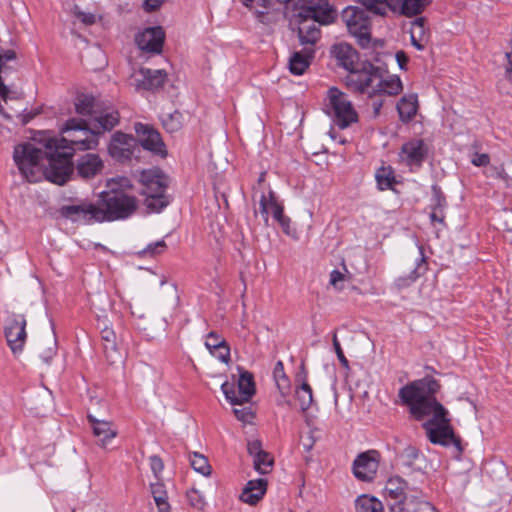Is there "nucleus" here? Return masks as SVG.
Listing matches in <instances>:
<instances>
[{
  "label": "nucleus",
  "instance_id": "nucleus-19",
  "mask_svg": "<svg viewBox=\"0 0 512 512\" xmlns=\"http://www.w3.org/2000/svg\"><path fill=\"white\" fill-rule=\"evenodd\" d=\"M320 38H317L313 43L303 42L300 38V44L303 45V49L295 51L289 58L288 67L292 74L302 75L309 67L315 53L314 46Z\"/></svg>",
  "mask_w": 512,
  "mask_h": 512
},
{
  "label": "nucleus",
  "instance_id": "nucleus-5",
  "mask_svg": "<svg viewBox=\"0 0 512 512\" xmlns=\"http://www.w3.org/2000/svg\"><path fill=\"white\" fill-rule=\"evenodd\" d=\"M300 5L298 37L303 42L313 43L320 38V26L332 23L335 9L328 0H298Z\"/></svg>",
  "mask_w": 512,
  "mask_h": 512
},
{
  "label": "nucleus",
  "instance_id": "nucleus-17",
  "mask_svg": "<svg viewBox=\"0 0 512 512\" xmlns=\"http://www.w3.org/2000/svg\"><path fill=\"white\" fill-rule=\"evenodd\" d=\"M134 128L138 140L144 149L162 157L166 156L165 144L157 130L143 123H136Z\"/></svg>",
  "mask_w": 512,
  "mask_h": 512
},
{
  "label": "nucleus",
  "instance_id": "nucleus-41",
  "mask_svg": "<svg viewBox=\"0 0 512 512\" xmlns=\"http://www.w3.org/2000/svg\"><path fill=\"white\" fill-rule=\"evenodd\" d=\"M76 112L80 115H91L94 112V98L88 95H81L75 102Z\"/></svg>",
  "mask_w": 512,
  "mask_h": 512
},
{
  "label": "nucleus",
  "instance_id": "nucleus-8",
  "mask_svg": "<svg viewBox=\"0 0 512 512\" xmlns=\"http://www.w3.org/2000/svg\"><path fill=\"white\" fill-rule=\"evenodd\" d=\"M139 182L144 187L142 194L146 196L145 205L151 212H160L169 204L166 195L168 178L161 170L154 168L141 171Z\"/></svg>",
  "mask_w": 512,
  "mask_h": 512
},
{
  "label": "nucleus",
  "instance_id": "nucleus-10",
  "mask_svg": "<svg viewBox=\"0 0 512 512\" xmlns=\"http://www.w3.org/2000/svg\"><path fill=\"white\" fill-rule=\"evenodd\" d=\"M259 212L266 226L269 225V215L280 225L282 231L286 235H292L291 219L284 214V206L278 201L273 190H269L268 194H262L259 200Z\"/></svg>",
  "mask_w": 512,
  "mask_h": 512
},
{
  "label": "nucleus",
  "instance_id": "nucleus-43",
  "mask_svg": "<svg viewBox=\"0 0 512 512\" xmlns=\"http://www.w3.org/2000/svg\"><path fill=\"white\" fill-rule=\"evenodd\" d=\"M107 189H121L122 191H126L130 193V190L133 187V184L130 179L127 177H117L112 178L107 181Z\"/></svg>",
  "mask_w": 512,
  "mask_h": 512
},
{
  "label": "nucleus",
  "instance_id": "nucleus-29",
  "mask_svg": "<svg viewBox=\"0 0 512 512\" xmlns=\"http://www.w3.org/2000/svg\"><path fill=\"white\" fill-rule=\"evenodd\" d=\"M418 109L417 96L415 94L403 96L397 103V111L403 122H409L416 115Z\"/></svg>",
  "mask_w": 512,
  "mask_h": 512
},
{
  "label": "nucleus",
  "instance_id": "nucleus-40",
  "mask_svg": "<svg viewBox=\"0 0 512 512\" xmlns=\"http://www.w3.org/2000/svg\"><path fill=\"white\" fill-rule=\"evenodd\" d=\"M254 468L260 474H268L273 467L274 459L269 453L260 454L253 458Z\"/></svg>",
  "mask_w": 512,
  "mask_h": 512
},
{
  "label": "nucleus",
  "instance_id": "nucleus-34",
  "mask_svg": "<svg viewBox=\"0 0 512 512\" xmlns=\"http://www.w3.org/2000/svg\"><path fill=\"white\" fill-rule=\"evenodd\" d=\"M375 179L379 190L392 189L396 184L394 170L391 166H382L375 173Z\"/></svg>",
  "mask_w": 512,
  "mask_h": 512
},
{
  "label": "nucleus",
  "instance_id": "nucleus-18",
  "mask_svg": "<svg viewBox=\"0 0 512 512\" xmlns=\"http://www.w3.org/2000/svg\"><path fill=\"white\" fill-rule=\"evenodd\" d=\"M136 139L128 134L116 132L109 143L108 151L118 161L129 160L133 156Z\"/></svg>",
  "mask_w": 512,
  "mask_h": 512
},
{
  "label": "nucleus",
  "instance_id": "nucleus-38",
  "mask_svg": "<svg viewBox=\"0 0 512 512\" xmlns=\"http://www.w3.org/2000/svg\"><path fill=\"white\" fill-rule=\"evenodd\" d=\"M190 464L196 472L203 476L211 474V466L209 465L207 458L202 454L197 452L192 453L190 455Z\"/></svg>",
  "mask_w": 512,
  "mask_h": 512
},
{
  "label": "nucleus",
  "instance_id": "nucleus-63",
  "mask_svg": "<svg viewBox=\"0 0 512 512\" xmlns=\"http://www.w3.org/2000/svg\"><path fill=\"white\" fill-rule=\"evenodd\" d=\"M279 3L286 4L290 2L291 0H277Z\"/></svg>",
  "mask_w": 512,
  "mask_h": 512
},
{
  "label": "nucleus",
  "instance_id": "nucleus-46",
  "mask_svg": "<svg viewBox=\"0 0 512 512\" xmlns=\"http://www.w3.org/2000/svg\"><path fill=\"white\" fill-rule=\"evenodd\" d=\"M210 353L222 363L228 364L230 361V347L227 342L214 348Z\"/></svg>",
  "mask_w": 512,
  "mask_h": 512
},
{
  "label": "nucleus",
  "instance_id": "nucleus-57",
  "mask_svg": "<svg viewBox=\"0 0 512 512\" xmlns=\"http://www.w3.org/2000/svg\"><path fill=\"white\" fill-rule=\"evenodd\" d=\"M0 58H1V65L4 68L5 62L12 61V60L16 59V53L14 50H6L5 52L0 53Z\"/></svg>",
  "mask_w": 512,
  "mask_h": 512
},
{
  "label": "nucleus",
  "instance_id": "nucleus-25",
  "mask_svg": "<svg viewBox=\"0 0 512 512\" xmlns=\"http://www.w3.org/2000/svg\"><path fill=\"white\" fill-rule=\"evenodd\" d=\"M297 381H300V385L295 389V397L299 403L301 411L308 410L313 403V391L312 387L307 382V373L303 372L297 376Z\"/></svg>",
  "mask_w": 512,
  "mask_h": 512
},
{
  "label": "nucleus",
  "instance_id": "nucleus-51",
  "mask_svg": "<svg viewBox=\"0 0 512 512\" xmlns=\"http://www.w3.org/2000/svg\"><path fill=\"white\" fill-rule=\"evenodd\" d=\"M55 354H56V342H54L52 345L45 348L40 353V358L43 360V362L48 364V363H50L52 358L55 356Z\"/></svg>",
  "mask_w": 512,
  "mask_h": 512
},
{
  "label": "nucleus",
  "instance_id": "nucleus-62",
  "mask_svg": "<svg viewBox=\"0 0 512 512\" xmlns=\"http://www.w3.org/2000/svg\"><path fill=\"white\" fill-rule=\"evenodd\" d=\"M31 118V116H23L22 122L27 123Z\"/></svg>",
  "mask_w": 512,
  "mask_h": 512
},
{
  "label": "nucleus",
  "instance_id": "nucleus-20",
  "mask_svg": "<svg viewBox=\"0 0 512 512\" xmlns=\"http://www.w3.org/2000/svg\"><path fill=\"white\" fill-rule=\"evenodd\" d=\"M87 419L92 428L93 435L97 438V444L102 448H106L110 441L118 434L112 422L99 420L92 414H88Z\"/></svg>",
  "mask_w": 512,
  "mask_h": 512
},
{
  "label": "nucleus",
  "instance_id": "nucleus-50",
  "mask_svg": "<svg viewBox=\"0 0 512 512\" xmlns=\"http://www.w3.org/2000/svg\"><path fill=\"white\" fill-rule=\"evenodd\" d=\"M489 162H490V157L486 153H475V154H473V156L471 158V163L477 167L486 166L489 164Z\"/></svg>",
  "mask_w": 512,
  "mask_h": 512
},
{
  "label": "nucleus",
  "instance_id": "nucleus-61",
  "mask_svg": "<svg viewBox=\"0 0 512 512\" xmlns=\"http://www.w3.org/2000/svg\"><path fill=\"white\" fill-rule=\"evenodd\" d=\"M430 219L432 222H439V223L444 222V216L442 214H439L435 210L430 214Z\"/></svg>",
  "mask_w": 512,
  "mask_h": 512
},
{
  "label": "nucleus",
  "instance_id": "nucleus-60",
  "mask_svg": "<svg viewBox=\"0 0 512 512\" xmlns=\"http://www.w3.org/2000/svg\"><path fill=\"white\" fill-rule=\"evenodd\" d=\"M372 108H373V111H374V115L377 116L379 113H380V110L383 106V101L382 100H378V99H374L372 100Z\"/></svg>",
  "mask_w": 512,
  "mask_h": 512
},
{
  "label": "nucleus",
  "instance_id": "nucleus-44",
  "mask_svg": "<svg viewBox=\"0 0 512 512\" xmlns=\"http://www.w3.org/2000/svg\"><path fill=\"white\" fill-rule=\"evenodd\" d=\"M187 499L189 501V504L196 509L201 510L205 506L204 497L201 494V492L197 489H194V488L190 489L187 492Z\"/></svg>",
  "mask_w": 512,
  "mask_h": 512
},
{
  "label": "nucleus",
  "instance_id": "nucleus-39",
  "mask_svg": "<svg viewBox=\"0 0 512 512\" xmlns=\"http://www.w3.org/2000/svg\"><path fill=\"white\" fill-rule=\"evenodd\" d=\"M240 2L253 11L258 18L264 16L271 6V0H240Z\"/></svg>",
  "mask_w": 512,
  "mask_h": 512
},
{
  "label": "nucleus",
  "instance_id": "nucleus-4",
  "mask_svg": "<svg viewBox=\"0 0 512 512\" xmlns=\"http://www.w3.org/2000/svg\"><path fill=\"white\" fill-rule=\"evenodd\" d=\"M347 85L354 91L374 96H396L403 90L402 81L397 75L383 77L382 69L366 62L362 64V70L352 72L346 77Z\"/></svg>",
  "mask_w": 512,
  "mask_h": 512
},
{
  "label": "nucleus",
  "instance_id": "nucleus-36",
  "mask_svg": "<svg viewBox=\"0 0 512 512\" xmlns=\"http://www.w3.org/2000/svg\"><path fill=\"white\" fill-rule=\"evenodd\" d=\"M164 129L169 133H175L182 128L183 115L181 112L175 110L172 113L163 114L161 117Z\"/></svg>",
  "mask_w": 512,
  "mask_h": 512
},
{
  "label": "nucleus",
  "instance_id": "nucleus-6",
  "mask_svg": "<svg viewBox=\"0 0 512 512\" xmlns=\"http://www.w3.org/2000/svg\"><path fill=\"white\" fill-rule=\"evenodd\" d=\"M99 219L102 222L124 220L131 217L138 208L137 197L121 189H107L99 194Z\"/></svg>",
  "mask_w": 512,
  "mask_h": 512
},
{
  "label": "nucleus",
  "instance_id": "nucleus-22",
  "mask_svg": "<svg viewBox=\"0 0 512 512\" xmlns=\"http://www.w3.org/2000/svg\"><path fill=\"white\" fill-rule=\"evenodd\" d=\"M332 54L337 59L338 65L349 71L348 75H351L352 72H358L362 70V67L358 68L357 64L355 63L357 52L349 44H335L332 47Z\"/></svg>",
  "mask_w": 512,
  "mask_h": 512
},
{
  "label": "nucleus",
  "instance_id": "nucleus-42",
  "mask_svg": "<svg viewBox=\"0 0 512 512\" xmlns=\"http://www.w3.org/2000/svg\"><path fill=\"white\" fill-rule=\"evenodd\" d=\"M167 245L164 240H158L156 242L148 244L143 250L138 252L140 257H155L164 253Z\"/></svg>",
  "mask_w": 512,
  "mask_h": 512
},
{
  "label": "nucleus",
  "instance_id": "nucleus-28",
  "mask_svg": "<svg viewBox=\"0 0 512 512\" xmlns=\"http://www.w3.org/2000/svg\"><path fill=\"white\" fill-rule=\"evenodd\" d=\"M427 270L426 257L422 246H419V258L416 260L415 268L405 277H399L396 281L399 288L408 287L414 283Z\"/></svg>",
  "mask_w": 512,
  "mask_h": 512
},
{
  "label": "nucleus",
  "instance_id": "nucleus-64",
  "mask_svg": "<svg viewBox=\"0 0 512 512\" xmlns=\"http://www.w3.org/2000/svg\"><path fill=\"white\" fill-rule=\"evenodd\" d=\"M17 116H21V113L19 111H16Z\"/></svg>",
  "mask_w": 512,
  "mask_h": 512
},
{
  "label": "nucleus",
  "instance_id": "nucleus-48",
  "mask_svg": "<svg viewBox=\"0 0 512 512\" xmlns=\"http://www.w3.org/2000/svg\"><path fill=\"white\" fill-rule=\"evenodd\" d=\"M333 347L335 350V353L337 355L338 360L340 361L341 365L345 368L349 367V361L344 355V352L342 350V347L340 345V342L338 341L336 333L333 334Z\"/></svg>",
  "mask_w": 512,
  "mask_h": 512
},
{
  "label": "nucleus",
  "instance_id": "nucleus-30",
  "mask_svg": "<svg viewBox=\"0 0 512 512\" xmlns=\"http://www.w3.org/2000/svg\"><path fill=\"white\" fill-rule=\"evenodd\" d=\"M369 12L385 16L388 11H395L396 0H355Z\"/></svg>",
  "mask_w": 512,
  "mask_h": 512
},
{
  "label": "nucleus",
  "instance_id": "nucleus-55",
  "mask_svg": "<svg viewBox=\"0 0 512 512\" xmlns=\"http://www.w3.org/2000/svg\"><path fill=\"white\" fill-rule=\"evenodd\" d=\"M395 57H396V61H397L398 65H399V68L401 70H406V65H407L408 60H409L408 56L406 55V53L404 51H402V50L398 51V52H396Z\"/></svg>",
  "mask_w": 512,
  "mask_h": 512
},
{
  "label": "nucleus",
  "instance_id": "nucleus-32",
  "mask_svg": "<svg viewBox=\"0 0 512 512\" xmlns=\"http://www.w3.org/2000/svg\"><path fill=\"white\" fill-rule=\"evenodd\" d=\"M355 510L356 512H384V507L378 498L363 494L356 498Z\"/></svg>",
  "mask_w": 512,
  "mask_h": 512
},
{
  "label": "nucleus",
  "instance_id": "nucleus-21",
  "mask_svg": "<svg viewBox=\"0 0 512 512\" xmlns=\"http://www.w3.org/2000/svg\"><path fill=\"white\" fill-rule=\"evenodd\" d=\"M140 79H136V90H154L162 87L165 83L167 74L164 70H152L141 68L139 71Z\"/></svg>",
  "mask_w": 512,
  "mask_h": 512
},
{
  "label": "nucleus",
  "instance_id": "nucleus-24",
  "mask_svg": "<svg viewBox=\"0 0 512 512\" xmlns=\"http://www.w3.org/2000/svg\"><path fill=\"white\" fill-rule=\"evenodd\" d=\"M267 481L263 478L250 480L240 494V500L249 505L257 504L265 495Z\"/></svg>",
  "mask_w": 512,
  "mask_h": 512
},
{
  "label": "nucleus",
  "instance_id": "nucleus-11",
  "mask_svg": "<svg viewBox=\"0 0 512 512\" xmlns=\"http://www.w3.org/2000/svg\"><path fill=\"white\" fill-rule=\"evenodd\" d=\"M429 153L427 143L421 138L406 141L398 153L399 163L410 172H418L426 161Z\"/></svg>",
  "mask_w": 512,
  "mask_h": 512
},
{
  "label": "nucleus",
  "instance_id": "nucleus-3",
  "mask_svg": "<svg viewBox=\"0 0 512 512\" xmlns=\"http://www.w3.org/2000/svg\"><path fill=\"white\" fill-rule=\"evenodd\" d=\"M383 495L389 512H435L423 490L398 475L387 479Z\"/></svg>",
  "mask_w": 512,
  "mask_h": 512
},
{
  "label": "nucleus",
  "instance_id": "nucleus-53",
  "mask_svg": "<svg viewBox=\"0 0 512 512\" xmlns=\"http://www.w3.org/2000/svg\"><path fill=\"white\" fill-rule=\"evenodd\" d=\"M101 337L107 344L114 345L116 336L112 328L105 326L101 330Z\"/></svg>",
  "mask_w": 512,
  "mask_h": 512
},
{
  "label": "nucleus",
  "instance_id": "nucleus-7",
  "mask_svg": "<svg viewBox=\"0 0 512 512\" xmlns=\"http://www.w3.org/2000/svg\"><path fill=\"white\" fill-rule=\"evenodd\" d=\"M324 111L339 129H346L359 120L358 113L348 95L337 87L327 90Z\"/></svg>",
  "mask_w": 512,
  "mask_h": 512
},
{
  "label": "nucleus",
  "instance_id": "nucleus-15",
  "mask_svg": "<svg viewBox=\"0 0 512 512\" xmlns=\"http://www.w3.org/2000/svg\"><path fill=\"white\" fill-rule=\"evenodd\" d=\"M26 325V318L22 314H12L8 320L5 337L13 353L23 350L27 338Z\"/></svg>",
  "mask_w": 512,
  "mask_h": 512
},
{
  "label": "nucleus",
  "instance_id": "nucleus-37",
  "mask_svg": "<svg viewBox=\"0 0 512 512\" xmlns=\"http://www.w3.org/2000/svg\"><path fill=\"white\" fill-rule=\"evenodd\" d=\"M424 18L420 17L415 19L412 22V30H411V44L417 50H424L425 45L423 43V35H424Z\"/></svg>",
  "mask_w": 512,
  "mask_h": 512
},
{
  "label": "nucleus",
  "instance_id": "nucleus-58",
  "mask_svg": "<svg viewBox=\"0 0 512 512\" xmlns=\"http://www.w3.org/2000/svg\"><path fill=\"white\" fill-rule=\"evenodd\" d=\"M343 279L344 275L338 270H333L330 274V284L336 288L338 287V283L343 281Z\"/></svg>",
  "mask_w": 512,
  "mask_h": 512
},
{
  "label": "nucleus",
  "instance_id": "nucleus-33",
  "mask_svg": "<svg viewBox=\"0 0 512 512\" xmlns=\"http://www.w3.org/2000/svg\"><path fill=\"white\" fill-rule=\"evenodd\" d=\"M273 377L276 383V386L283 398H286L288 394L290 393L291 389V383L284 371V365L282 361H278L275 364L274 370H273Z\"/></svg>",
  "mask_w": 512,
  "mask_h": 512
},
{
  "label": "nucleus",
  "instance_id": "nucleus-45",
  "mask_svg": "<svg viewBox=\"0 0 512 512\" xmlns=\"http://www.w3.org/2000/svg\"><path fill=\"white\" fill-rule=\"evenodd\" d=\"M149 465L156 481L163 480L162 472L164 470V463L162 459L157 455H152L149 457Z\"/></svg>",
  "mask_w": 512,
  "mask_h": 512
},
{
  "label": "nucleus",
  "instance_id": "nucleus-14",
  "mask_svg": "<svg viewBox=\"0 0 512 512\" xmlns=\"http://www.w3.org/2000/svg\"><path fill=\"white\" fill-rule=\"evenodd\" d=\"M381 455L377 450L360 453L353 462L354 476L365 482L372 481L377 473Z\"/></svg>",
  "mask_w": 512,
  "mask_h": 512
},
{
  "label": "nucleus",
  "instance_id": "nucleus-13",
  "mask_svg": "<svg viewBox=\"0 0 512 512\" xmlns=\"http://www.w3.org/2000/svg\"><path fill=\"white\" fill-rule=\"evenodd\" d=\"M99 206L91 202H80L79 204L64 205L60 209L62 217L80 224H92L94 222L102 223L99 219Z\"/></svg>",
  "mask_w": 512,
  "mask_h": 512
},
{
  "label": "nucleus",
  "instance_id": "nucleus-12",
  "mask_svg": "<svg viewBox=\"0 0 512 512\" xmlns=\"http://www.w3.org/2000/svg\"><path fill=\"white\" fill-rule=\"evenodd\" d=\"M221 390L230 404L242 405L247 403L256 391L253 375L248 371H243L240 373L237 387L226 381L221 385Z\"/></svg>",
  "mask_w": 512,
  "mask_h": 512
},
{
  "label": "nucleus",
  "instance_id": "nucleus-27",
  "mask_svg": "<svg viewBox=\"0 0 512 512\" xmlns=\"http://www.w3.org/2000/svg\"><path fill=\"white\" fill-rule=\"evenodd\" d=\"M431 2L432 0H396L394 13H399L406 17H413L421 14Z\"/></svg>",
  "mask_w": 512,
  "mask_h": 512
},
{
  "label": "nucleus",
  "instance_id": "nucleus-52",
  "mask_svg": "<svg viewBox=\"0 0 512 512\" xmlns=\"http://www.w3.org/2000/svg\"><path fill=\"white\" fill-rule=\"evenodd\" d=\"M248 452L253 458L260 454H265L266 452L261 448V442L258 440H254L248 443Z\"/></svg>",
  "mask_w": 512,
  "mask_h": 512
},
{
  "label": "nucleus",
  "instance_id": "nucleus-16",
  "mask_svg": "<svg viewBox=\"0 0 512 512\" xmlns=\"http://www.w3.org/2000/svg\"><path fill=\"white\" fill-rule=\"evenodd\" d=\"M165 41V31L161 26L148 27L135 35L137 47L149 54H160Z\"/></svg>",
  "mask_w": 512,
  "mask_h": 512
},
{
  "label": "nucleus",
  "instance_id": "nucleus-47",
  "mask_svg": "<svg viewBox=\"0 0 512 512\" xmlns=\"http://www.w3.org/2000/svg\"><path fill=\"white\" fill-rule=\"evenodd\" d=\"M226 341L216 332H210L207 334L205 346L210 351L218 346L224 344Z\"/></svg>",
  "mask_w": 512,
  "mask_h": 512
},
{
  "label": "nucleus",
  "instance_id": "nucleus-9",
  "mask_svg": "<svg viewBox=\"0 0 512 512\" xmlns=\"http://www.w3.org/2000/svg\"><path fill=\"white\" fill-rule=\"evenodd\" d=\"M342 19L348 32L362 48L371 44V19L365 10L357 6H348L342 11Z\"/></svg>",
  "mask_w": 512,
  "mask_h": 512
},
{
  "label": "nucleus",
  "instance_id": "nucleus-56",
  "mask_svg": "<svg viewBox=\"0 0 512 512\" xmlns=\"http://www.w3.org/2000/svg\"><path fill=\"white\" fill-rule=\"evenodd\" d=\"M165 0H145L144 8L148 12L157 10Z\"/></svg>",
  "mask_w": 512,
  "mask_h": 512
},
{
  "label": "nucleus",
  "instance_id": "nucleus-49",
  "mask_svg": "<svg viewBox=\"0 0 512 512\" xmlns=\"http://www.w3.org/2000/svg\"><path fill=\"white\" fill-rule=\"evenodd\" d=\"M236 418L242 422H251V420L253 419L254 415L251 411V409L249 407H244V408H235L233 410Z\"/></svg>",
  "mask_w": 512,
  "mask_h": 512
},
{
  "label": "nucleus",
  "instance_id": "nucleus-23",
  "mask_svg": "<svg viewBox=\"0 0 512 512\" xmlns=\"http://www.w3.org/2000/svg\"><path fill=\"white\" fill-rule=\"evenodd\" d=\"M104 168L103 161L97 154H85L78 159L77 173L84 179L94 178L100 174Z\"/></svg>",
  "mask_w": 512,
  "mask_h": 512
},
{
  "label": "nucleus",
  "instance_id": "nucleus-26",
  "mask_svg": "<svg viewBox=\"0 0 512 512\" xmlns=\"http://www.w3.org/2000/svg\"><path fill=\"white\" fill-rule=\"evenodd\" d=\"M149 488L158 512H171L168 491L163 480L151 482Z\"/></svg>",
  "mask_w": 512,
  "mask_h": 512
},
{
  "label": "nucleus",
  "instance_id": "nucleus-35",
  "mask_svg": "<svg viewBox=\"0 0 512 512\" xmlns=\"http://www.w3.org/2000/svg\"><path fill=\"white\" fill-rule=\"evenodd\" d=\"M420 456L421 452L418 448L408 445L398 454V461L402 467L408 470H414Z\"/></svg>",
  "mask_w": 512,
  "mask_h": 512
},
{
  "label": "nucleus",
  "instance_id": "nucleus-1",
  "mask_svg": "<svg viewBox=\"0 0 512 512\" xmlns=\"http://www.w3.org/2000/svg\"><path fill=\"white\" fill-rule=\"evenodd\" d=\"M61 131L65 136L45 139V150L29 142L14 148V162L27 181H36L35 169L46 158V178L58 185L65 184L73 172L72 157L75 151L94 149L98 145L97 133L82 119H68Z\"/></svg>",
  "mask_w": 512,
  "mask_h": 512
},
{
  "label": "nucleus",
  "instance_id": "nucleus-59",
  "mask_svg": "<svg viewBox=\"0 0 512 512\" xmlns=\"http://www.w3.org/2000/svg\"><path fill=\"white\" fill-rule=\"evenodd\" d=\"M506 57L508 60V64L506 67L505 74H506L507 80L512 84V51L509 53H506Z\"/></svg>",
  "mask_w": 512,
  "mask_h": 512
},
{
  "label": "nucleus",
  "instance_id": "nucleus-31",
  "mask_svg": "<svg viewBox=\"0 0 512 512\" xmlns=\"http://www.w3.org/2000/svg\"><path fill=\"white\" fill-rule=\"evenodd\" d=\"M94 125L97 136L105 131L112 130L119 122V113L116 110H109L95 117Z\"/></svg>",
  "mask_w": 512,
  "mask_h": 512
},
{
  "label": "nucleus",
  "instance_id": "nucleus-2",
  "mask_svg": "<svg viewBox=\"0 0 512 512\" xmlns=\"http://www.w3.org/2000/svg\"><path fill=\"white\" fill-rule=\"evenodd\" d=\"M440 389L439 382L426 376L400 388L398 396L409 407L417 420L432 415L424 424L426 436L432 444L448 447L453 445L458 454L463 452L461 439L455 435L448 410L437 401L435 395Z\"/></svg>",
  "mask_w": 512,
  "mask_h": 512
},
{
  "label": "nucleus",
  "instance_id": "nucleus-54",
  "mask_svg": "<svg viewBox=\"0 0 512 512\" xmlns=\"http://www.w3.org/2000/svg\"><path fill=\"white\" fill-rule=\"evenodd\" d=\"M77 17L85 25H92L96 22V16L92 13L78 12Z\"/></svg>",
  "mask_w": 512,
  "mask_h": 512
}]
</instances>
